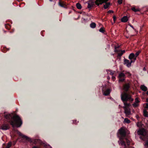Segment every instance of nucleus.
Listing matches in <instances>:
<instances>
[{
  "label": "nucleus",
  "mask_w": 148,
  "mask_h": 148,
  "mask_svg": "<svg viewBox=\"0 0 148 148\" xmlns=\"http://www.w3.org/2000/svg\"><path fill=\"white\" fill-rule=\"evenodd\" d=\"M118 137L119 140L118 143L122 148H128L130 144V141L127 138L126 130L123 128H121L119 130L118 134Z\"/></svg>",
  "instance_id": "1"
},
{
  "label": "nucleus",
  "mask_w": 148,
  "mask_h": 148,
  "mask_svg": "<svg viewBox=\"0 0 148 148\" xmlns=\"http://www.w3.org/2000/svg\"><path fill=\"white\" fill-rule=\"evenodd\" d=\"M121 99L123 102L124 106L123 108L124 110V113L127 117H128L131 114V112L129 107L130 106V103H127L126 101H132L133 99L131 98V96L125 92L122 93L121 95Z\"/></svg>",
  "instance_id": "2"
},
{
  "label": "nucleus",
  "mask_w": 148,
  "mask_h": 148,
  "mask_svg": "<svg viewBox=\"0 0 148 148\" xmlns=\"http://www.w3.org/2000/svg\"><path fill=\"white\" fill-rule=\"evenodd\" d=\"M4 116L5 118L8 122H10L13 127L16 126L17 127H19L22 124L21 120L17 115H15L12 117V114H5Z\"/></svg>",
  "instance_id": "3"
},
{
  "label": "nucleus",
  "mask_w": 148,
  "mask_h": 148,
  "mask_svg": "<svg viewBox=\"0 0 148 148\" xmlns=\"http://www.w3.org/2000/svg\"><path fill=\"white\" fill-rule=\"evenodd\" d=\"M17 133L20 136H21L22 138H25L28 141L32 142L34 144H36L38 143H40L45 148H52L49 145L45 143H43L39 139L34 138L31 139L27 136L23 135L21 132L18 131H17Z\"/></svg>",
  "instance_id": "4"
},
{
  "label": "nucleus",
  "mask_w": 148,
  "mask_h": 148,
  "mask_svg": "<svg viewBox=\"0 0 148 148\" xmlns=\"http://www.w3.org/2000/svg\"><path fill=\"white\" fill-rule=\"evenodd\" d=\"M137 133L139 138L143 140H148V132L144 128H140L137 130Z\"/></svg>",
  "instance_id": "5"
},
{
  "label": "nucleus",
  "mask_w": 148,
  "mask_h": 148,
  "mask_svg": "<svg viewBox=\"0 0 148 148\" xmlns=\"http://www.w3.org/2000/svg\"><path fill=\"white\" fill-rule=\"evenodd\" d=\"M111 91V89H106V87H103L102 89V91L103 94L105 96H107L109 95Z\"/></svg>",
  "instance_id": "6"
},
{
  "label": "nucleus",
  "mask_w": 148,
  "mask_h": 148,
  "mask_svg": "<svg viewBox=\"0 0 148 148\" xmlns=\"http://www.w3.org/2000/svg\"><path fill=\"white\" fill-rule=\"evenodd\" d=\"M125 74L123 72H121L119 74L118 77L119 82H123L125 80Z\"/></svg>",
  "instance_id": "7"
},
{
  "label": "nucleus",
  "mask_w": 148,
  "mask_h": 148,
  "mask_svg": "<svg viewBox=\"0 0 148 148\" xmlns=\"http://www.w3.org/2000/svg\"><path fill=\"white\" fill-rule=\"evenodd\" d=\"M9 125L6 123H3L0 126V129L3 130H7L9 129Z\"/></svg>",
  "instance_id": "8"
},
{
  "label": "nucleus",
  "mask_w": 148,
  "mask_h": 148,
  "mask_svg": "<svg viewBox=\"0 0 148 148\" xmlns=\"http://www.w3.org/2000/svg\"><path fill=\"white\" fill-rule=\"evenodd\" d=\"M132 60H131L130 61L129 60L124 59V64L128 67L131 66L132 63L133 62Z\"/></svg>",
  "instance_id": "9"
},
{
  "label": "nucleus",
  "mask_w": 148,
  "mask_h": 148,
  "mask_svg": "<svg viewBox=\"0 0 148 148\" xmlns=\"http://www.w3.org/2000/svg\"><path fill=\"white\" fill-rule=\"evenodd\" d=\"M109 0H96L95 1V4L99 5L100 4H101L104 3H106Z\"/></svg>",
  "instance_id": "10"
},
{
  "label": "nucleus",
  "mask_w": 148,
  "mask_h": 148,
  "mask_svg": "<svg viewBox=\"0 0 148 148\" xmlns=\"http://www.w3.org/2000/svg\"><path fill=\"white\" fill-rule=\"evenodd\" d=\"M58 4L59 5L62 7L65 8H67L66 3L64 1L60 0Z\"/></svg>",
  "instance_id": "11"
},
{
  "label": "nucleus",
  "mask_w": 148,
  "mask_h": 148,
  "mask_svg": "<svg viewBox=\"0 0 148 148\" xmlns=\"http://www.w3.org/2000/svg\"><path fill=\"white\" fill-rule=\"evenodd\" d=\"M129 58L131 60H133V62H134L136 60V58L135 56V54L134 53H132L129 55Z\"/></svg>",
  "instance_id": "12"
},
{
  "label": "nucleus",
  "mask_w": 148,
  "mask_h": 148,
  "mask_svg": "<svg viewBox=\"0 0 148 148\" xmlns=\"http://www.w3.org/2000/svg\"><path fill=\"white\" fill-rule=\"evenodd\" d=\"M140 101L138 98H136L135 99V101L132 104V106L134 107L135 108L138 106L139 105V103Z\"/></svg>",
  "instance_id": "13"
},
{
  "label": "nucleus",
  "mask_w": 148,
  "mask_h": 148,
  "mask_svg": "<svg viewBox=\"0 0 148 148\" xmlns=\"http://www.w3.org/2000/svg\"><path fill=\"white\" fill-rule=\"evenodd\" d=\"M119 47V46L117 47L116 46L115 47V50H114V51L115 52H118V56H121L123 54V53H122V52H121V51H118L117 50V49Z\"/></svg>",
  "instance_id": "14"
},
{
  "label": "nucleus",
  "mask_w": 148,
  "mask_h": 148,
  "mask_svg": "<svg viewBox=\"0 0 148 148\" xmlns=\"http://www.w3.org/2000/svg\"><path fill=\"white\" fill-rule=\"evenodd\" d=\"M107 73L108 75H113L115 72L114 71H113L111 70H107Z\"/></svg>",
  "instance_id": "15"
},
{
  "label": "nucleus",
  "mask_w": 148,
  "mask_h": 148,
  "mask_svg": "<svg viewBox=\"0 0 148 148\" xmlns=\"http://www.w3.org/2000/svg\"><path fill=\"white\" fill-rule=\"evenodd\" d=\"M130 87V85L129 84H126L124 86L123 89L126 91L128 90Z\"/></svg>",
  "instance_id": "16"
},
{
  "label": "nucleus",
  "mask_w": 148,
  "mask_h": 148,
  "mask_svg": "<svg viewBox=\"0 0 148 148\" xmlns=\"http://www.w3.org/2000/svg\"><path fill=\"white\" fill-rule=\"evenodd\" d=\"M128 20V17L126 16H123L121 19V21L123 22H126Z\"/></svg>",
  "instance_id": "17"
},
{
  "label": "nucleus",
  "mask_w": 148,
  "mask_h": 148,
  "mask_svg": "<svg viewBox=\"0 0 148 148\" xmlns=\"http://www.w3.org/2000/svg\"><path fill=\"white\" fill-rule=\"evenodd\" d=\"M141 89L144 91H146L147 90V87L144 85H142L140 86Z\"/></svg>",
  "instance_id": "18"
},
{
  "label": "nucleus",
  "mask_w": 148,
  "mask_h": 148,
  "mask_svg": "<svg viewBox=\"0 0 148 148\" xmlns=\"http://www.w3.org/2000/svg\"><path fill=\"white\" fill-rule=\"evenodd\" d=\"M131 9L132 11H134V12H136L138 11H139L140 10L139 8H137L136 9V8L134 7H132L131 8Z\"/></svg>",
  "instance_id": "19"
},
{
  "label": "nucleus",
  "mask_w": 148,
  "mask_h": 148,
  "mask_svg": "<svg viewBox=\"0 0 148 148\" xmlns=\"http://www.w3.org/2000/svg\"><path fill=\"white\" fill-rule=\"evenodd\" d=\"M90 26L91 28H94L95 27L96 24L95 23L93 22L90 24Z\"/></svg>",
  "instance_id": "20"
},
{
  "label": "nucleus",
  "mask_w": 148,
  "mask_h": 148,
  "mask_svg": "<svg viewBox=\"0 0 148 148\" xmlns=\"http://www.w3.org/2000/svg\"><path fill=\"white\" fill-rule=\"evenodd\" d=\"M110 4V3H107L106 4L104 5V8L105 9H107L108 8Z\"/></svg>",
  "instance_id": "21"
},
{
  "label": "nucleus",
  "mask_w": 148,
  "mask_h": 148,
  "mask_svg": "<svg viewBox=\"0 0 148 148\" xmlns=\"http://www.w3.org/2000/svg\"><path fill=\"white\" fill-rule=\"evenodd\" d=\"M76 7L77 9H80L82 8V6L81 4L79 3H77L76 4Z\"/></svg>",
  "instance_id": "22"
},
{
  "label": "nucleus",
  "mask_w": 148,
  "mask_h": 148,
  "mask_svg": "<svg viewBox=\"0 0 148 148\" xmlns=\"http://www.w3.org/2000/svg\"><path fill=\"white\" fill-rule=\"evenodd\" d=\"M143 115L144 116L146 117H148V114H147V111L146 110H144L143 111Z\"/></svg>",
  "instance_id": "23"
},
{
  "label": "nucleus",
  "mask_w": 148,
  "mask_h": 148,
  "mask_svg": "<svg viewBox=\"0 0 148 148\" xmlns=\"http://www.w3.org/2000/svg\"><path fill=\"white\" fill-rule=\"evenodd\" d=\"M124 121L127 123H129L130 122V120L127 118H125L124 120Z\"/></svg>",
  "instance_id": "24"
},
{
  "label": "nucleus",
  "mask_w": 148,
  "mask_h": 148,
  "mask_svg": "<svg viewBox=\"0 0 148 148\" xmlns=\"http://www.w3.org/2000/svg\"><path fill=\"white\" fill-rule=\"evenodd\" d=\"M140 53V51H139L136 53L135 54V56L136 58L137 57V56L139 55Z\"/></svg>",
  "instance_id": "25"
},
{
  "label": "nucleus",
  "mask_w": 148,
  "mask_h": 148,
  "mask_svg": "<svg viewBox=\"0 0 148 148\" xmlns=\"http://www.w3.org/2000/svg\"><path fill=\"white\" fill-rule=\"evenodd\" d=\"M92 6H93V5L92 4H91L90 3H88V8L89 9L91 8L92 7Z\"/></svg>",
  "instance_id": "26"
},
{
  "label": "nucleus",
  "mask_w": 148,
  "mask_h": 148,
  "mask_svg": "<svg viewBox=\"0 0 148 148\" xmlns=\"http://www.w3.org/2000/svg\"><path fill=\"white\" fill-rule=\"evenodd\" d=\"M141 125V123L140 122H138L137 124V125L138 127H140Z\"/></svg>",
  "instance_id": "27"
},
{
  "label": "nucleus",
  "mask_w": 148,
  "mask_h": 148,
  "mask_svg": "<svg viewBox=\"0 0 148 148\" xmlns=\"http://www.w3.org/2000/svg\"><path fill=\"white\" fill-rule=\"evenodd\" d=\"M125 74L128 75V76H130L131 75V74L129 72H126Z\"/></svg>",
  "instance_id": "28"
},
{
  "label": "nucleus",
  "mask_w": 148,
  "mask_h": 148,
  "mask_svg": "<svg viewBox=\"0 0 148 148\" xmlns=\"http://www.w3.org/2000/svg\"><path fill=\"white\" fill-rule=\"evenodd\" d=\"M144 145L145 147H148V141H147L145 142Z\"/></svg>",
  "instance_id": "29"
},
{
  "label": "nucleus",
  "mask_w": 148,
  "mask_h": 148,
  "mask_svg": "<svg viewBox=\"0 0 148 148\" xmlns=\"http://www.w3.org/2000/svg\"><path fill=\"white\" fill-rule=\"evenodd\" d=\"M99 31L100 32H101L102 33H103L104 32V30H103V28H101L99 29Z\"/></svg>",
  "instance_id": "30"
},
{
  "label": "nucleus",
  "mask_w": 148,
  "mask_h": 148,
  "mask_svg": "<svg viewBox=\"0 0 148 148\" xmlns=\"http://www.w3.org/2000/svg\"><path fill=\"white\" fill-rule=\"evenodd\" d=\"M118 2L119 4H121L122 3V0H118Z\"/></svg>",
  "instance_id": "31"
},
{
  "label": "nucleus",
  "mask_w": 148,
  "mask_h": 148,
  "mask_svg": "<svg viewBox=\"0 0 148 148\" xmlns=\"http://www.w3.org/2000/svg\"><path fill=\"white\" fill-rule=\"evenodd\" d=\"M112 80L114 81L115 80V79H116V78H115V77L114 76H112Z\"/></svg>",
  "instance_id": "32"
},
{
  "label": "nucleus",
  "mask_w": 148,
  "mask_h": 148,
  "mask_svg": "<svg viewBox=\"0 0 148 148\" xmlns=\"http://www.w3.org/2000/svg\"><path fill=\"white\" fill-rule=\"evenodd\" d=\"M113 12V11L112 10H109L108 11V13H110Z\"/></svg>",
  "instance_id": "33"
},
{
  "label": "nucleus",
  "mask_w": 148,
  "mask_h": 148,
  "mask_svg": "<svg viewBox=\"0 0 148 148\" xmlns=\"http://www.w3.org/2000/svg\"><path fill=\"white\" fill-rule=\"evenodd\" d=\"M113 18L114 21H115L116 20V16H114L113 17Z\"/></svg>",
  "instance_id": "34"
},
{
  "label": "nucleus",
  "mask_w": 148,
  "mask_h": 148,
  "mask_svg": "<svg viewBox=\"0 0 148 148\" xmlns=\"http://www.w3.org/2000/svg\"><path fill=\"white\" fill-rule=\"evenodd\" d=\"M129 25L131 27H132L133 29H134V28L133 26L131 25L130 24H129Z\"/></svg>",
  "instance_id": "35"
},
{
  "label": "nucleus",
  "mask_w": 148,
  "mask_h": 148,
  "mask_svg": "<svg viewBox=\"0 0 148 148\" xmlns=\"http://www.w3.org/2000/svg\"><path fill=\"white\" fill-rule=\"evenodd\" d=\"M121 52H122V53L123 54L125 52V51L124 50H122V51H121Z\"/></svg>",
  "instance_id": "36"
},
{
  "label": "nucleus",
  "mask_w": 148,
  "mask_h": 148,
  "mask_svg": "<svg viewBox=\"0 0 148 148\" xmlns=\"http://www.w3.org/2000/svg\"><path fill=\"white\" fill-rule=\"evenodd\" d=\"M75 122H73V123H75V124H77V123L78 122V121H77L76 122V121L75 120Z\"/></svg>",
  "instance_id": "37"
},
{
  "label": "nucleus",
  "mask_w": 148,
  "mask_h": 148,
  "mask_svg": "<svg viewBox=\"0 0 148 148\" xmlns=\"http://www.w3.org/2000/svg\"><path fill=\"white\" fill-rule=\"evenodd\" d=\"M146 108H148V103H147L146 104Z\"/></svg>",
  "instance_id": "38"
},
{
  "label": "nucleus",
  "mask_w": 148,
  "mask_h": 148,
  "mask_svg": "<svg viewBox=\"0 0 148 148\" xmlns=\"http://www.w3.org/2000/svg\"><path fill=\"white\" fill-rule=\"evenodd\" d=\"M32 148H39V147H34Z\"/></svg>",
  "instance_id": "39"
},
{
  "label": "nucleus",
  "mask_w": 148,
  "mask_h": 148,
  "mask_svg": "<svg viewBox=\"0 0 148 148\" xmlns=\"http://www.w3.org/2000/svg\"><path fill=\"white\" fill-rule=\"evenodd\" d=\"M136 118L138 119V115H136Z\"/></svg>",
  "instance_id": "40"
},
{
  "label": "nucleus",
  "mask_w": 148,
  "mask_h": 148,
  "mask_svg": "<svg viewBox=\"0 0 148 148\" xmlns=\"http://www.w3.org/2000/svg\"><path fill=\"white\" fill-rule=\"evenodd\" d=\"M107 78L108 79H109L110 78V77H109V76H108Z\"/></svg>",
  "instance_id": "41"
},
{
  "label": "nucleus",
  "mask_w": 148,
  "mask_h": 148,
  "mask_svg": "<svg viewBox=\"0 0 148 148\" xmlns=\"http://www.w3.org/2000/svg\"><path fill=\"white\" fill-rule=\"evenodd\" d=\"M146 101H147V102H148V98L147 99Z\"/></svg>",
  "instance_id": "42"
},
{
  "label": "nucleus",
  "mask_w": 148,
  "mask_h": 148,
  "mask_svg": "<svg viewBox=\"0 0 148 148\" xmlns=\"http://www.w3.org/2000/svg\"><path fill=\"white\" fill-rule=\"evenodd\" d=\"M146 94L148 95V91L147 92Z\"/></svg>",
  "instance_id": "43"
},
{
  "label": "nucleus",
  "mask_w": 148,
  "mask_h": 148,
  "mask_svg": "<svg viewBox=\"0 0 148 148\" xmlns=\"http://www.w3.org/2000/svg\"><path fill=\"white\" fill-rule=\"evenodd\" d=\"M143 70H145V68H144V69H143Z\"/></svg>",
  "instance_id": "44"
},
{
  "label": "nucleus",
  "mask_w": 148,
  "mask_h": 148,
  "mask_svg": "<svg viewBox=\"0 0 148 148\" xmlns=\"http://www.w3.org/2000/svg\"><path fill=\"white\" fill-rule=\"evenodd\" d=\"M49 1H53V0H49Z\"/></svg>",
  "instance_id": "45"
}]
</instances>
